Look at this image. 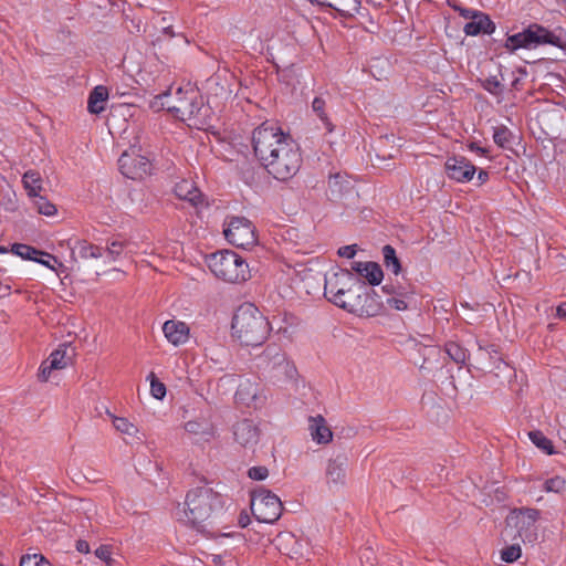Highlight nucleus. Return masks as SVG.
<instances>
[{"label": "nucleus", "instance_id": "obj_29", "mask_svg": "<svg viewBox=\"0 0 566 566\" xmlns=\"http://www.w3.org/2000/svg\"><path fill=\"white\" fill-rule=\"evenodd\" d=\"M326 101L322 96H317L312 102V111L316 114L319 120L324 124L326 130L332 133L334 125L329 120L327 113L325 112Z\"/></svg>", "mask_w": 566, "mask_h": 566}, {"label": "nucleus", "instance_id": "obj_6", "mask_svg": "<svg viewBox=\"0 0 566 566\" xmlns=\"http://www.w3.org/2000/svg\"><path fill=\"white\" fill-rule=\"evenodd\" d=\"M539 511L536 509H516L506 517V526L502 533L504 541L520 538L523 543H534L537 539L536 521Z\"/></svg>", "mask_w": 566, "mask_h": 566}, {"label": "nucleus", "instance_id": "obj_50", "mask_svg": "<svg viewBox=\"0 0 566 566\" xmlns=\"http://www.w3.org/2000/svg\"><path fill=\"white\" fill-rule=\"evenodd\" d=\"M76 549L80 553L87 554L90 552V545H88V543L86 541H77Z\"/></svg>", "mask_w": 566, "mask_h": 566}, {"label": "nucleus", "instance_id": "obj_58", "mask_svg": "<svg viewBox=\"0 0 566 566\" xmlns=\"http://www.w3.org/2000/svg\"><path fill=\"white\" fill-rule=\"evenodd\" d=\"M212 562L214 564H220L221 563V556L219 555H212Z\"/></svg>", "mask_w": 566, "mask_h": 566}, {"label": "nucleus", "instance_id": "obj_16", "mask_svg": "<svg viewBox=\"0 0 566 566\" xmlns=\"http://www.w3.org/2000/svg\"><path fill=\"white\" fill-rule=\"evenodd\" d=\"M163 333L167 342L175 347L185 345L190 337L189 326L178 319H168L163 325Z\"/></svg>", "mask_w": 566, "mask_h": 566}, {"label": "nucleus", "instance_id": "obj_20", "mask_svg": "<svg viewBox=\"0 0 566 566\" xmlns=\"http://www.w3.org/2000/svg\"><path fill=\"white\" fill-rule=\"evenodd\" d=\"M469 20L463 28L467 35L491 34L495 30V25L490 18L480 11L472 13V18Z\"/></svg>", "mask_w": 566, "mask_h": 566}, {"label": "nucleus", "instance_id": "obj_47", "mask_svg": "<svg viewBox=\"0 0 566 566\" xmlns=\"http://www.w3.org/2000/svg\"><path fill=\"white\" fill-rule=\"evenodd\" d=\"M94 554L98 559L106 562L107 564L112 560L109 546L102 545L95 549Z\"/></svg>", "mask_w": 566, "mask_h": 566}, {"label": "nucleus", "instance_id": "obj_5", "mask_svg": "<svg viewBox=\"0 0 566 566\" xmlns=\"http://www.w3.org/2000/svg\"><path fill=\"white\" fill-rule=\"evenodd\" d=\"M207 264L216 277L228 283H241L250 277L248 263L233 251L212 253L207 258Z\"/></svg>", "mask_w": 566, "mask_h": 566}, {"label": "nucleus", "instance_id": "obj_1", "mask_svg": "<svg viewBox=\"0 0 566 566\" xmlns=\"http://www.w3.org/2000/svg\"><path fill=\"white\" fill-rule=\"evenodd\" d=\"M253 150L268 171L279 181L292 179L301 169L302 154L293 138L280 127L263 123L253 132Z\"/></svg>", "mask_w": 566, "mask_h": 566}, {"label": "nucleus", "instance_id": "obj_13", "mask_svg": "<svg viewBox=\"0 0 566 566\" xmlns=\"http://www.w3.org/2000/svg\"><path fill=\"white\" fill-rule=\"evenodd\" d=\"M347 457L336 454L327 460L325 479L331 490H339L346 483Z\"/></svg>", "mask_w": 566, "mask_h": 566}, {"label": "nucleus", "instance_id": "obj_10", "mask_svg": "<svg viewBox=\"0 0 566 566\" xmlns=\"http://www.w3.org/2000/svg\"><path fill=\"white\" fill-rule=\"evenodd\" d=\"M223 234L230 244L242 249L252 248L258 242L254 226L244 217L229 218Z\"/></svg>", "mask_w": 566, "mask_h": 566}, {"label": "nucleus", "instance_id": "obj_49", "mask_svg": "<svg viewBox=\"0 0 566 566\" xmlns=\"http://www.w3.org/2000/svg\"><path fill=\"white\" fill-rule=\"evenodd\" d=\"M347 9V12H356L359 9L360 1L359 0H344L342 1Z\"/></svg>", "mask_w": 566, "mask_h": 566}, {"label": "nucleus", "instance_id": "obj_32", "mask_svg": "<svg viewBox=\"0 0 566 566\" xmlns=\"http://www.w3.org/2000/svg\"><path fill=\"white\" fill-rule=\"evenodd\" d=\"M384 264L387 270L394 274H398L401 270L400 261L396 255V251L391 245H385L382 248Z\"/></svg>", "mask_w": 566, "mask_h": 566}, {"label": "nucleus", "instance_id": "obj_7", "mask_svg": "<svg viewBox=\"0 0 566 566\" xmlns=\"http://www.w3.org/2000/svg\"><path fill=\"white\" fill-rule=\"evenodd\" d=\"M551 44L563 49L564 41L539 24H531L527 29L516 34L510 35L504 46L514 52L518 49H535L539 45Z\"/></svg>", "mask_w": 566, "mask_h": 566}, {"label": "nucleus", "instance_id": "obj_41", "mask_svg": "<svg viewBox=\"0 0 566 566\" xmlns=\"http://www.w3.org/2000/svg\"><path fill=\"white\" fill-rule=\"evenodd\" d=\"M124 247L125 244L123 241H112L106 248V253L109 261H116L118 256L122 254Z\"/></svg>", "mask_w": 566, "mask_h": 566}, {"label": "nucleus", "instance_id": "obj_52", "mask_svg": "<svg viewBox=\"0 0 566 566\" xmlns=\"http://www.w3.org/2000/svg\"><path fill=\"white\" fill-rule=\"evenodd\" d=\"M460 11V14L462 17H464L465 19H471L472 18V13H476L478 11L475 10H470V9H459Z\"/></svg>", "mask_w": 566, "mask_h": 566}, {"label": "nucleus", "instance_id": "obj_2", "mask_svg": "<svg viewBox=\"0 0 566 566\" xmlns=\"http://www.w3.org/2000/svg\"><path fill=\"white\" fill-rule=\"evenodd\" d=\"M150 107L155 111L167 109L174 117L192 122L195 126L206 124L208 109L203 107L199 92L190 85L169 87L151 99Z\"/></svg>", "mask_w": 566, "mask_h": 566}, {"label": "nucleus", "instance_id": "obj_56", "mask_svg": "<svg viewBox=\"0 0 566 566\" xmlns=\"http://www.w3.org/2000/svg\"><path fill=\"white\" fill-rule=\"evenodd\" d=\"M35 261H36V262H39V263H41V264H43V265H45L46 268H49V269H51V270L55 271L54 265H53V264H51V263H50V261H48V260H43V259H36Z\"/></svg>", "mask_w": 566, "mask_h": 566}, {"label": "nucleus", "instance_id": "obj_30", "mask_svg": "<svg viewBox=\"0 0 566 566\" xmlns=\"http://www.w3.org/2000/svg\"><path fill=\"white\" fill-rule=\"evenodd\" d=\"M108 416L118 432L132 438L137 437L139 430L134 423L129 422L126 418L116 417L111 412H108Z\"/></svg>", "mask_w": 566, "mask_h": 566}, {"label": "nucleus", "instance_id": "obj_31", "mask_svg": "<svg viewBox=\"0 0 566 566\" xmlns=\"http://www.w3.org/2000/svg\"><path fill=\"white\" fill-rule=\"evenodd\" d=\"M12 252L24 260H34V261L36 260L38 254H42V252L35 250L34 248L27 245V244H21V243L13 244ZM43 255H46L49 259H52L55 263H57V260L54 256H52L48 253H43Z\"/></svg>", "mask_w": 566, "mask_h": 566}, {"label": "nucleus", "instance_id": "obj_24", "mask_svg": "<svg viewBox=\"0 0 566 566\" xmlns=\"http://www.w3.org/2000/svg\"><path fill=\"white\" fill-rule=\"evenodd\" d=\"M71 251L74 260L76 259V254L83 260L98 259L103 255L102 248L85 240L75 241L74 245L71 247Z\"/></svg>", "mask_w": 566, "mask_h": 566}, {"label": "nucleus", "instance_id": "obj_27", "mask_svg": "<svg viewBox=\"0 0 566 566\" xmlns=\"http://www.w3.org/2000/svg\"><path fill=\"white\" fill-rule=\"evenodd\" d=\"M478 360L481 363L482 368H486L491 366L497 367L496 364L501 361V358L494 345L483 347L479 344Z\"/></svg>", "mask_w": 566, "mask_h": 566}, {"label": "nucleus", "instance_id": "obj_45", "mask_svg": "<svg viewBox=\"0 0 566 566\" xmlns=\"http://www.w3.org/2000/svg\"><path fill=\"white\" fill-rule=\"evenodd\" d=\"M269 475V471L265 467H253L249 470V476L252 480L261 481L266 479Z\"/></svg>", "mask_w": 566, "mask_h": 566}, {"label": "nucleus", "instance_id": "obj_43", "mask_svg": "<svg viewBox=\"0 0 566 566\" xmlns=\"http://www.w3.org/2000/svg\"><path fill=\"white\" fill-rule=\"evenodd\" d=\"M510 135L511 134H510L509 129L505 127L495 128L494 134H493L494 143L501 147H505V145L510 140Z\"/></svg>", "mask_w": 566, "mask_h": 566}, {"label": "nucleus", "instance_id": "obj_35", "mask_svg": "<svg viewBox=\"0 0 566 566\" xmlns=\"http://www.w3.org/2000/svg\"><path fill=\"white\" fill-rule=\"evenodd\" d=\"M531 441L547 454L554 453L552 441L546 438L541 431H531L528 433Z\"/></svg>", "mask_w": 566, "mask_h": 566}, {"label": "nucleus", "instance_id": "obj_11", "mask_svg": "<svg viewBox=\"0 0 566 566\" xmlns=\"http://www.w3.org/2000/svg\"><path fill=\"white\" fill-rule=\"evenodd\" d=\"M358 277L350 271L339 269L325 275L324 293L327 300L335 304L349 287L357 285Z\"/></svg>", "mask_w": 566, "mask_h": 566}, {"label": "nucleus", "instance_id": "obj_55", "mask_svg": "<svg viewBox=\"0 0 566 566\" xmlns=\"http://www.w3.org/2000/svg\"><path fill=\"white\" fill-rule=\"evenodd\" d=\"M488 178H489V175L486 171H484V170L479 171L478 179H479L480 184L485 182L488 180Z\"/></svg>", "mask_w": 566, "mask_h": 566}, {"label": "nucleus", "instance_id": "obj_42", "mask_svg": "<svg viewBox=\"0 0 566 566\" xmlns=\"http://www.w3.org/2000/svg\"><path fill=\"white\" fill-rule=\"evenodd\" d=\"M185 429L187 432L199 436L203 434L208 430V423L199 422V421H188L185 424Z\"/></svg>", "mask_w": 566, "mask_h": 566}, {"label": "nucleus", "instance_id": "obj_59", "mask_svg": "<svg viewBox=\"0 0 566 566\" xmlns=\"http://www.w3.org/2000/svg\"><path fill=\"white\" fill-rule=\"evenodd\" d=\"M7 251H8V250H7V248H4V247H0V254H1V253H6Z\"/></svg>", "mask_w": 566, "mask_h": 566}, {"label": "nucleus", "instance_id": "obj_26", "mask_svg": "<svg viewBox=\"0 0 566 566\" xmlns=\"http://www.w3.org/2000/svg\"><path fill=\"white\" fill-rule=\"evenodd\" d=\"M108 97L107 88L99 85L96 86L90 94L87 101V109L92 114H99L105 108V103Z\"/></svg>", "mask_w": 566, "mask_h": 566}, {"label": "nucleus", "instance_id": "obj_40", "mask_svg": "<svg viewBox=\"0 0 566 566\" xmlns=\"http://www.w3.org/2000/svg\"><path fill=\"white\" fill-rule=\"evenodd\" d=\"M521 546L518 543H515L511 546L505 547L501 551V557L506 563H513L521 557Z\"/></svg>", "mask_w": 566, "mask_h": 566}, {"label": "nucleus", "instance_id": "obj_15", "mask_svg": "<svg viewBox=\"0 0 566 566\" xmlns=\"http://www.w3.org/2000/svg\"><path fill=\"white\" fill-rule=\"evenodd\" d=\"M448 177L458 182L470 181L476 169L465 157H451L446 161Z\"/></svg>", "mask_w": 566, "mask_h": 566}, {"label": "nucleus", "instance_id": "obj_18", "mask_svg": "<svg viewBox=\"0 0 566 566\" xmlns=\"http://www.w3.org/2000/svg\"><path fill=\"white\" fill-rule=\"evenodd\" d=\"M311 438L317 444H327L333 440V432L325 418L321 415L308 418Z\"/></svg>", "mask_w": 566, "mask_h": 566}, {"label": "nucleus", "instance_id": "obj_36", "mask_svg": "<svg viewBox=\"0 0 566 566\" xmlns=\"http://www.w3.org/2000/svg\"><path fill=\"white\" fill-rule=\"evenodd\" d=\"M33 205L35 206L39 213L51 217L56 213V208L45 197L39 195V197L32 198Z\"/></svg>", "mask_w": 566, "mask_h": 566}, {"label": "nucleus", "instance_id": "obj_19", "mask_svg": "<svg viewBox=\"0 0 566 566\" xmlns=\"http://www.w3.org/2000/svg\"><path fill=\"white\" fill-rule=\"evenodd\" d=\"M260 384L244 378L241 379L235 392V398L240 403H243L245 406L254 405L256 406L259 402L262 401L260 397Z\"/></svg>", "mask_w": 566, "mask_h": 566}, {"label": "nucleus", "instance_id": "obj_57", "mask_svg": "<svg viewBox=\"0 0 566 566\" xmlns=\"http://www.w3.org/2000/svg\"><path fill=\"white\" fill-rule=\"evenodd\" d=\"M239 522H240L241 526L245 527L248 525V522H249V516L248 515L240 516Z\"/></svg>", "mask_w": 566, "mask_h": 566}, {"label": "nucleus", "instance_id": "obj_3", "mask_svg": "<svg viewBox=\"0 0 566 566\" xmlns=\"http://www.w3.org/2000/svg\"><path fill=\"white\" fill-rule=\"evenodd\" d=\"M231 329L232 336L245 346L261 345L270 332L266 318L251 303H244L237 308Z\"/></svg>", "mask_w": 566, "mask_h": 566}, {"label": "nucleus", "instance_id": "obj_44", "mask_svg": "<svg viewBox=\"0 0 566 566\" xmlns=\"http://www.w3.org/2000/svg\"><path fill=\"white\" fill-rule=\"evenodd\" d=\"M483 87L493 95H497L502 92V85L495 77L486 78L483 82Z\"/></svg>", "mask_w": 566, "mask_h": 566}, {"label": "nucleus", "instance_id": "obj_51", "mask_svg": "<svg viewBox=\"0 0 566 566\" xmlns=\"http://www.w3.org/2000/svg\"><path fill=\"white\" fill-rule=\"evenodd\" d=\"M364 263L365 262H355L352 266V269L357 272L360 276H363L365 270L364 269Z\"/></svg>", "mask_w": 566, "mask_h": 566}, {"label": "nucleus", "instance_id": "obj_53", "mask_svg": "<svg viewBox=\"0 0 566 566\" xmlns=\"http://www.w3.org/2000/svg\"><path fill=\"white\" fill-rule=\"evenodd\" d=\"M557 315L558 317L566 319V303H563L557 307Z\"/></svg>", "mask_w": 566, "mask_h": 566}, {"label": "nucleus", "instance_id": "obj_39", "mask_svg": "<svg viewBox=\"0 0 566 566\" xmlns=\"http://www.w3.org/2000/svg\"><path fill=\"white\" fill-rule=\"evenodd\" d=\"M148 379L150 380L151 396L161 400L166 396V386L155 377L154 373H150Z\"/></svg>", "mask_w": 566, "mask_h": 566}, {"label": "nucleus", "instance_id": "obj_21", "mask_svg": "<svg viewBox=\"0 0 566 566\" xmlns=\"http://www.w3.org/2000/svg\"><path fill=\"white\" fill-rule=\"evenodd\" d=\"M365 286V283L361 282L359 279L357 281V285H354L346 290L344 295L335 302V305L355 314V311H360V307L358 306L360 294L363 292V289Z\"/></svg>", "mask_w": 566, "mask_h": 566}, {"label": "nucleus", "instance_id": "obj_48", "mask_svg": "<svg viewBox=\"0 0 566 566\" xmlns=\"http://www.w3.org/2000/svg\"><path fill=\"white\" fill-rule=\"evenodd\" d=\"M339 256L352 259L356 254V245H345L338 249Z\"/></svg>", "mask_w": 566, "mask_h": 566}, {"label": "nucleus", "instance_id": "obj_4", "mask_svg": "<svg viewBox=\"0 0 566 566\" xmlns=\"http://www.w3.org/2000/svg\"><path fill=\"white\" fill-rule=\"evenodd\" d=\"M222 507L221 496L211 489L198 488L188 492L185 502V521L198 527Z\"/></svg>", "mask_w": 566, "mask_h": 566}, {"label": "nucleus", "instance_id": "obj_28", "mask_svg": "<svg viewBox=\"0 0 566 566\" xmlns=\"http://www.w3.org/2000/svg\"><path fill=\"white\" fill-rule=\"evenodd\" d=\"M350 181L340 174L329 177L328 188L334 197H340L350 189Z\"/></svg>", "mask_w": 566, "mask_h": 566}, {"label": "nucleus", "instance_id": "obj_12", "mask_svg": "<svg viewBox=\"0 0 566 566\" xmlns=\"http://www.w3.org/2000/svg\"><path fill=\"white\" fill-rule=\"evenodd\" d=\"M122 174L130 179H142L150 172V161L140 155L125 151L118 159Z\"/></svg>", "mask_w": 566, "mask_h": 566}, {"label": "nucleus", "instance_id": "obj_46", "mask_svg": "<svg viewBox=\"0 0 566 566\" xmlns=\"http://www.w3.org/2000/svg\"><path fill=\"white\" fill-rule=\"evenodd\" d=\"M387 303L391 308H395L397 311H405L408 308V302L406 301V298H399L394 296L389 297L387 300Z\"/></svg>", "mask_w": 566, "mask_h": 566}, {"label": "nucleus", "instance_id": "obj_34", "mask_svg": "<svg viewBox=\"0 0 566 566\" xmlns=\"http://www.w3.org/2000/svg\"><path fill=\"white\" fill-rule=\"evenodd\" d=\"M446 353L454 363L460 365L465 364L469 358L467 349L454 342H450L446 345Z\"/></svg>", "mask_w": 566, "mask_h": 566}, {"label": "nucleus", "instance_id": "obj_22", "mask_svg": "<svg viewBox=\"0 0 566 566\" xmlns=\"http://www.w3.org/2000/svg\"><path fill=\"white\" fill-rule=\"evenodd\" d=\"M358 306L360 307V311H355V314L367 317L377 315L381 308L377 295L374 292L369 291L366 285L364 286L363 292L360 294Z\"/></svg>", "mask_w": 566, "mask_h": 566}, {"label": "nucleus", "instance_id": "obj_23", "mask_svg": "<svg viewBox=\"0 0 566 566\" xmlns=\"http://www.w3.org/2000/svg\"><path fill=\"white\" fill-rule=\"evenodd\" d=\"M175 193L178 198L189 201L193 206H198L201 201V192L190 180H181L175 187Z\"/></svg>", "mask_w": 566, "mask_h": 566}, {"label": "nucleus", "instance_id": "obj_14", "mask_svg": "<svg viewBox=\"0 0 566 566\" xmlns=\"http://www.w3.org/2000/svg\"><path fill=\"white\" fill-rule=\"evenodd\" d=\"M69 345L63 344L56 348L50 357L41 364L39 371V379L46 381L51 375V371L65 368L72 360L69 355Z\"/></svg>", "mask_w": 566, "mask_h": 566}, {"label": "nucleus", "instance_id": "obj_54", "mask_svg": "<svg viewBox=\"0 0 566 566\" xmlns=\"http://www.w3.org/2000/svg\"><path fill=\"white\" fill-rule=\"evenodd\" d=\"M470 149H471L472 151H476V153L482 154V155H485V154L488 153V150H486L485 148H482V147H480V146L475 145L474 143H472V144L470 145Z\"/></svg>", "mask_w": 566, "mask_h": 566}, {"label": "nucleus", "instance_id": "obj_17", "mask_svg": "<svg viewBox=\"0 0 566 566\" xmlns=\"http://www.w3.org/2000/svg\"><path fill=\"white\" fill-rule=\"evenodd\" d=\"M233 436L242 447L252 448L259 441L260 430L253 421L244 419L235 423Z\"/></svg>", "mask_w": 566, "mask_h": 566}, {"label": "nucleus", "instance_id": "obj_37", "mask_svg": "<svg viewBox=\"0 0 566 566\" xmlns=\"http://www.w3.org/2000/svg\"><path fill=\"white\" fill-rule=\"evenodd\" d=\"M545 492L563 493L566 491V480L559 475L547 479L544 482Z\"/></svg>", "mask_w": 566, "mask_h": 566}, {"label": "nucleus", "instance_id": "obj_38", "mask_svg": "<svg viewBox=\"0 0 566 566\" xmlns=\"http://www.w3.org/2000/svg\"><path fill=\"white\" fill-rule=\"evenodd\" d=\"M20 566H52L41 554H28L21 558Z\"/></svg>", "mask_w": 566, "mask_h": 566}, {"label": "nucleus", "instance_id": "obj_25", "mask_svg": "<svg viewBox=\"0 0 566 566\" xmlns=\"http://www.w3.org/2000/svg\"><path fill=\"white\" fill-rule=\"evenodd\" d=\"M22 182L28 196L31 199L39 197V195H41V192L44 190L42 177L40 172L35 170L27 171L23 175Z\"/></svg>", "mask_w": 566, "mask_h": 566}, {"label": "nucleus", "instance_id": "obj_33", "mask_svg": "<svg viewBox=\"0 0 566 566\" xmlns=\"http://www.w3.org/2000/svg\"><path fill=\"white\" fill-rule=\"evenodd\" d=\"M363 270H365L363 277H365L371 285H378L381 282L384 273L379 264L375 262H365Z\"/></svg>", "mask_w": 566, "mask_h": 566}, {"label": "nucleus", "instance_id": "obj_8", "mask_svg": "<svg viewBox=\"0 0 566 566\" xmlns=\"http://www.w3.org/2000/svg\"><path fill=\"white\" fill-rule=\"evenodd\" d=\"M259 366L275 381H293L297 370L277 346H268L259 358Z\"/></svg>", "mask_w": 566, "mask_h": 566}, {"label": "nucleus", "instance_id": "obj_9", "mask_svg": "<svg viewBox=\"0 0 566 566\" xmlns=\"http://www.w3.org/2000/svg\"><path fill=\"white\" fill-rule=\"evenodd\" d=\"M251 511L259 522L274 523L282 514V502L271 491L260 488L252 493Z\"/></svg>", "mask_w": 566, "mask_h": 566}]
</instances>
